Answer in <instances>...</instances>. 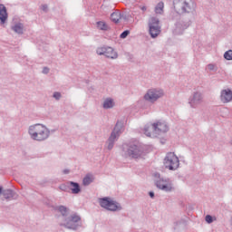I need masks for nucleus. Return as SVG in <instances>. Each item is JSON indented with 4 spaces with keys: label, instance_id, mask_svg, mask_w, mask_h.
<instances>
[{
    "label": "nucleus",
    "instance_id": "obj_1",
    "mask_svg": "<svg viewBox=\"0 0 232 232\" xmlns=\"http://www.w3.org/2000/svg\"><path fill=\"white\" fill-rule=\"evenodd\" d=\"M121 156L130 160H139L144 158V148L135 143H124L121 145Z\"/></svg>",
    "mask_w": 232,
    "mask_h": 232
},
{
    "label": "nucleus",
    "instance_id": "obj_2",
    "mask_svg": "<svg viewBox=\"0 0 232 232\" xmlns=\"http://www.w3.org/2000/svg\"><path fill=\"white\" fill-rule=\"evenodd\" d=\"M28 135L32 140L36 142H44L50 139V129L43 123H36L28 127Z\"/></svg>",
    "mask_w": 232,
    "mask_h": 232
},
{
    "label": "nucleus",
    "instance_id": "obj_3",
    "mask_svg": "<svg viewBox=\"0 0 232 232\" xmlns=\"http://www.w3.org/2000/svg\"><path fill=\"white\" fill-rule=\"evenodd\" d=\"M59 226L65 227V229L77 231V229L82 227V221H81V216L77 213H72L68 218H65V219L59 221Z\"/></svg>",
    "mask_w": 232,
    "mask_h": 232
},
{
    "label": "nucleus",
    "instance_id": "obj_4",
    "mask_svg": "<svg viewBox=\"0 0 232 232\" xmlns=\"http://www.w3.org/2000/svg\"><path fill=\"white\" fill-rule=\"evenodd\" d=\"M173 6L177 14H191L195 12V2L193 0H174Z\"/></svg>",
    "mask_w": 232,
    "mask_h": 232
},
{
    "label": "nucleus",
    "instance_id": "obj_5",
    "mask_svg": "<svg viewBox=\"0 0 232 232\" xmlns=\"http://www.w3.org/2000/svg\"><path fill=\"white\" fill-rule=\"evenodd\" d=\"M169 127L166 121H158L156 123H149L144 127V134L147 137H151V133H166L169 131Z\"/></svg>",
    "mask_w": 232,
    "mask_h": 232
},
{
    "label": "nucleus",
    "instance_id": "obj_6",
    "mask_svg": "<svg viewBox=\"0 0 232 232\" xmlns=\"http://www.w3.org/2000/svg\"><path fill=\"white\" fill-rule=\"evenodd\" d=\"M98 202L101 208L106 209L107 211H111L112 213L122 211V206L121 203L111 199L109 197L101 198H99Z\"/></svg>",
    "mask_w": 232,
    "mask_h": 232
},
{
    "label": "nucleus",
    "instance_id": "obj_7",
    "mask_svg": "<svg viewBox=\"0 0 232 232\" xmlns=\"http://www.w3.org/2000/svg\"><path fill=\"white\" fill-rule=\"evenodd\" d=\"M163 164L166 169H169V171H176V169H179V167L180 166V160H179V157L175 152H168L163 160Z\"/></svg>",
    "mask_w": 232,
    "mask_h": 232
},
{
    "label": "nucleus",
    "instance_id": "obj_8",
    "mask_svg": "<svg viewBox=\"0 0 232 232\" xmlns=\"http://www.w3.org/2000/svg\"><path fill=\"white\" fill-rule=\"evenodd\" d=\"M155 186L158 189L165 191V193H171L175 188L173 187V181L169 178L160 177L158 174V179L155 180Z\"/></svg>",
    "mask_w": 232,
    "mask_h": 232
},
{
    "label": "nucleus",
    "instance_id": "obj_9",
    "mask_svg": "<svg viewBox=\"0 0 232 232\" xmlns=\"http://www.w3.org/2000/svg\"><path fill=\"white\" fill-rule=\"evenodd\" d=\"M161 97H164V90L162 89H150L144 95V99L148 102H157Z\"/></svg>",
    "mask_w": 232,
    "mask_h": 232
},
{
    "label": "nucleus",
    "instance_id": "obj_10",
    "mask_svg": "<svg viewBox=\"0 0 232 232\" xmlns=\"http://www.w3.org/2000/svg\"><path fill=\"white\" fill-rule=\"evenodd\" d=\"M160 21L157 17H151L149 20V32L152 39H155V37H159V34H160Z\"/></svg>",
    "mask_w": 232,
    "mask_h": 232
},
{
    "label": "nucleus",
    "instance_id": "obj_11",
    "mask_svg": "<svg viewBox=\"0 0 232 232\" xmlns=\"http://www.w3.org/2000/svg\"><path fill=\"white\" fill-rule=\"evenodd\" d=\"M204 101V96L200 92H194L188 98V104L190 108L196 109L202 104Z\"/></svg>",
    "mask_w": 232,
    "mask_h": 232
},
{
    "label": "nucleus",
    "instance_id": "obj_12",
    "mask_svg": "<svg viewBox=\"0 0 232 232\" xmlns=\"http://www.w3.org/2000/svg\"><path fill=\"white\" fill-rule=\"evenodd\" d=\"M96 53L98 55H104L108 59H117L119 57V54L113 48L106 46L97 48Z\"/></svg>",
    "mask_w": 232,
    "mask_h": 232
},
{
    "label": "nucleus",
    "instance_id": "obj_13",
    "mask_svg": "<svg viewBox=\"0 0 232 232\" xmlns=\"http://www.w3.org/2000/svg\"><path fill=\"white\" fill-rule=\"evenodd\" d=\"M220 101L224 104L231 102L232 101V91L230 89H224L220 92Z\"/></svg>",
    "mask_w": 232,
    "mask_h": 232
},
{
    "label": "nucleus",
    "instance_id": "obj_14",
    "mask_svg": "<svg viewBox=\"0 0 232 232\" xmlns=\"http://www.w3.org/2000/svg\"><path fill=\"white\" fill-rule=\"evenodd\" d=\"M56 211H59V213H61L62 216H60L59 218V222H61V220H65V218H68L70 217V208H67L66 206H58L55 208Z\"/></svg>",
    "mask_w": 232,
    "mask_h": 232
},
{
    "label": "nucleus",
    "instance_id": "obj_15",
    "mask_svg": "<svg viewBox=\"0 0 232 232\" xmlns=\"http://www.w3.org/2000/svg\"><path fill=\"white\" fill-rule=\"evenodd\" d=\"M189 24H191V21H182V20H179L176 24H175V32L176 34H182V32H184V30H186Z\"/></svg>",
    "mask_w": 232,
    "mask_h": 232
},
{
    "label": "nucleus",
    "instance_id": "obj_16",
    "mask_svg": "<svg viewBox=\"0 0 232 232\" xmlns=\"http://www.w3.org/2000/svg\"><path fill=\"white\" fill-rule=\"evenodd\" d=\"M2 195L4 198H5V200H17V198H19V195H17V193L12 188L4 189Z\"/></svg>",
    "mask_w": 232,
    "mask_h": 232
},
{
    "label": "nucleus",
    "instance_id": "obj_17",
    "mask_svg": "<svg viewBox=\"0 0 232 232\" xmlns=\"http://www.w3.org/2000/svg\"><path fill=\"white\" fill-rule=\"evenodd\" d=\"M122 131H124V123L122 121H117L111 134H114L115 137L120 138Z\"/></svg>",
    "mask_w": 232,
    "mask_h": 232
},
{
    "label": "nucleus",
    "instance_id": "obj_18",
    "mask_svg": "<svg viewBox=\"0 0 232 232\" xmlns=\"http://www.w3.org/2000/svg\"><path fill=\"white\" fill-rule=\"evenodd\" d=\"M11 30H13V32L18 35H23V34H24V24L21 22H17L11 26Z\"/></svg>",
    "mask_w": 232,
    "mask_h": 232
},
{
    "label": "nucleus",
    "instance_id": "obj_19",
    "mask_svg": "<svg viewBox=\"0 0 232 232\" xmlns=\"http://www.w3.org/2000/svg\"><path fill=\"white\" fill-rule=\"evenodd\" d=\"M119 140V137L115 136V134H111L109 139L106 141L107 150L109 151H111L113 150V147L115 146V143Z\"/></svg>",
    "mask_w": 232,
    "mask_h": 232
},
{
    "label": "nucleus",
    "instance_id": "obj_20",
    "mask_svg": "<svg viewBox=\"0 0 232 232\" xmlns=\"http://www.w3.org/2000/svg\"><path fill=\"white\" fill-rule=\"evenodd\" d=\"M8 19V13L6 12V6L5 5L0 4V21L1 24H5L6 20Z\"/></svg>",
    "mask_w": 232,
    "mask_h": 232
},
{
    "label": "nucleus",
    "instance_id": "obj_21",
    "mask_svg": "<svg viewBox=\"0 0 232 232\" xmlns=\"http://www.w3.org/2000/svg\"><path fill=\"white\" fill-rule=\"evenodd\" d=\"M186 219L179 218L174 222V229L175 231H180V229H186Z\"/></svg>",
    "mask_w": 232,
    "mask_h": 232
},
{
    "label": "nucleus",
    "instance_id": "obj_22",
    "mask_svg": "<svg viewBox=\"0 0 232 232\" xmlns=\"http://www.w3.org/2000/svg\"><path fill=\"white\" fill-rule=\"evenodd\" d=\"M68 184L72 187L71 191L72 195H79V193H81V185H79V183L75 181H69Z\"/></svg>",
    "mask_w": 232,
    "mask_h": 232
},
{
    "label": "nucleus",
    "instance_id": "obj_23",
    "mask_svg": "<svg viewBox=\"0 0 232 232\" xmlns=\"http://www.w3.org/2000/svg\"><path fill=\"white\" fill-rule=\"evenodd\" d=\"M102 107L104 110H111L115 107V101L111 98H106L103 102Z\"/></svg>",
    "mask_w": 232,
    "mask_h": 232
},
{
    "label": "nucleus",
    "instance_id": "obj_24",
    "mask_svg": "<svg viewBox=\"0 0 232 232\" xmlns=\"http://www.w3.org/2000/svg\"><path fill=\"white\" fill-rule=\"evenodd\" d=\"M94 180L95 177H93V175L86 174V176L82 179V184L83 186H90V184H92V182H93Z\"/></svg>",
    "mask_w": 232,
    "mask_h": 232
},
{
    "label": "nucleus",
    "instance_id": "obj_25",
    "mask_svg": "<svg viewBox=\"0 0 232 232\" xmlns=\"http://www.w3.org/2000/svg\"><path fill=\"white\" fill-rule=\"evenodd\" d=\"M111 20L112 21V23H119V21H121V12H113L111 14Z\"/></svg>",
    "mask_w": 232,
    "mask_h": 232
},
{
    "label": "nucleus",
    "instance_id": "obj_26",
    "mask_svg": "<svg viewBox=\"0 0 232 232\" xmlns=\"http://www.w3.org/2000/svg\"><path fill=\"white\" fill-rule=\"evenodd\" d=\"M98 30H102L103 32L108 31V24L105 22L99 21L96 23Z\"/></svg>",
    "mask_w": 232,
    "mask_h": 232
},
{
    "label": "nucleus",
    "instance_id": "obj_27",
    "mask_svg": "<svg viewBox=\"0 0 232 232\" xmlns=\"http://www.w3.org/2000/svg\"><path fill=\"white\" fill-rule=\"evenodd\" d=\"M156 14H164V2H160L155 7Z\"/></svg>",
    "mask_w": 232,
    "mask_h": 232
},
{
    "label": "nucleus",
    "instance_id": "obj_28",
    "mask_svg": "<svg viewBox=\"0 0 232 232\" xmlns=\"http://www.w3.org/2000/svg\"><path fill=\"white\" fill-rule=\"evenodd\" d=\"M224 58L227 61H232V50H228V51L225 52Z\"/></svg>",
    "mask_w": 232,
    "mask_h": 232
},
{
    "label": "nucleus",
    "instance_id": "obj_29",
    "mask_svg": "<svg viewBox=\"0 0 232 232\" xmlns=\"http://www.w3.org/2000/svg\"><path fill=\"white\" fill-rule=\"evenodd\" d=\"M53 97L55 101H61V97H63V95L59 92H54Z\"/></svg>",
    "mask_w": 232,
    "mask_h": 232
},
{
    "label": "nucleus",
    "instance_id": "obj_30",
    "mask_svg": "<svg viewBox=\"0 0 232 232\" xmlns=\"http://www.w3.org/2000/svg\"><path fill=\"white\" fill-rule=\"evenodd\" d=\"M128 35H130V30H125L121 34L120 37L121 39H126Z\"/></svg>",
    "mask_w": 232,
    "mask_h": 232
},
{
    "label": "nucleus",
    "instance_id": "obj_31",
    "mask_svg": "<svg viewBox=\"0 0 232 232\" xmlns=\"http://www.w3.org/2000/svg\"><path fill=\"white\" fill-rule=\"evenodd\" d=\"M208 70H209L210 72H217V65L213 64V63H209L207 65Z\"/></svg>",
    "mask_w": 232,
    "mask_h": 232
},
{
    "label": "nucleus",
    "instance_id": "obj_32",
    "mask_svg": "<svg viewBox=\"0 0 232 232\" xmlns=\"http://www.w3.org/2000/svg\"><path fill=\"white\" fill-rule=\"evenodd\" d=\"M59 189H61V191H65V192H67L68 189H70V187H69L68 185H66V184H61V185L59 186Z\"/></svg>",
    "mask_w": 232,
    "mask_h": 232
},
{
    "label": "nucleus",
    "instance_id": "obj_33",
    "mask_svg": "<svg viewBox=\"0 0 232 232\" xmlns=\"http://www.w3.org/2000/svg\"><path fill=\"white\" fill-rule=\"evenodd\" d=\"M205 220L208 224H212L213 222V217L211 215H207L205 218Z\"/></svg>",
    "mask_w": 232,
    "mask_h": 232
},
{
    "label": "nucleus",
    "instance_id": "obj_34",
    "mask_svg": "<svg viewBox=\"0 0 232 232\" xmlns=\"http://www.w3.org/2000/svg\"><path fill=\"white\" fill-rule=\"evenodd\" d=\"M43 12H48V5L44 4V5H42L41 6Z\"/></svg>",
    "mask_w": 232,
    "mask_h": 232
},
{
    "label": "nucleus",
    "instance_id": "obj_35",
    "mask_svg": "<svg viewBox=\"0 0 232 232\" xmlns=\"http://www.w3.org/2000/svg\"><path fill=\"white\" fill-rule=\"evenodd\" d=\"M43 73H44L45 75H46L47 73H50V69H49L48 67H44V69H43Z\"/></svg>",
    "mask_w": 232,
    "mask_h": 232
},
{
    "label": "nucleus",
    "instance_id": "obj_36",
    "mask_svg": "<svg viewBox=\"0 0 232 232\" xmlns=\"http://www.w3.org/2000/svg\"><path fill=\"white\" fill-rule=\"evenodd\" d=\"M63 175H70V169H64L63 170Z\"/></svg>",
    "mask_w": 232,
    "mask_h": 232
},
{
    "label": "nucleus",
    "instance_id": "obj_37",
    "mask_svg": "<svg viewBox=\"0 0 232 232\" xmlns=\"http://www.w3.org/2000/svg\"><path fill=\"white\" fill-rule=\"evenodd\" d=\"M149 195H150V198H155V192L150 191Z\"/></svg>",
    "mask_w": 232,
    "mask_h": 232
},
{
    "label": "nucleus",
    "instance_id": "obj_38",
    "mask_svg": "<svg viewBox=\"0 0 232 232\" xmlns=\"http://www.w3.org/2000/svg\"><path fill=\"white\" fill-rule=\"evenodd\" d=\"M140 10H142V12H146V10H148V8L143 5V6L140 7Z\"/></svg>",
    "mask_w": 232,
    "mask_h": 232
},
{
    "label": "nucleus",
    "instance_id": "obj_39",
    "mask_svg": "<svg viewBox=\"0 0 232 232\" xmlns=\"http://www.w3.org/2000/svg\"><path fill=\"white\" fill-rule=\"evenodd\" d=\"M3 191H5V189H3V187H0V195H3Z\"/></svg>",
    "mask_w": 232,
    "mask_h": 232
}]
</instances>
